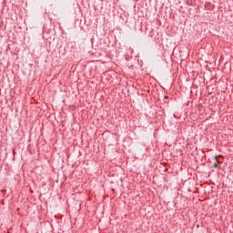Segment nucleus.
<instances>
[{"label":"nucleus","instance_id":"nucleus-1","mask_svg":"<svg viewBox=\"0 0 233 233\" xmlns=\"http://www.w3.org/2000/svg\"><path fill=\"white\" fill-rule=\"evenodd\" d=\"M213 167H214V168H218V164H214Z\"/></svg>","mask_w":233,"mask_h":233}]
</instances>
